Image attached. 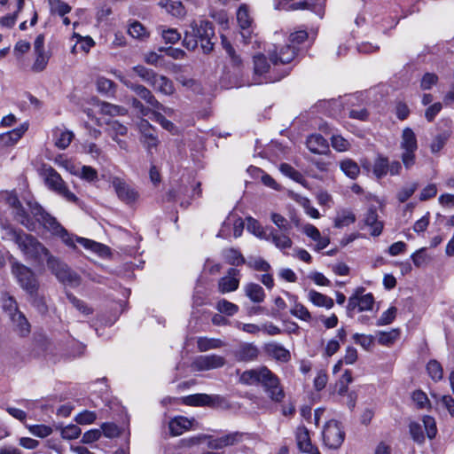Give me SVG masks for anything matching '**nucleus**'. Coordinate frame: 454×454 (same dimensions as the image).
<instances>
[{
    "label": "nucleus",
    "instance_id": "obj_59",
    "mask_svg": "<svg viewBox=\"0 0 454 454\" xmlns=\"http://www.w3.org/2000/svg\"><path fill=\"white\" fill-rule=\"evenodd\" d=\"M247 266L251 269H254V270H260V271H269L270 270V265L268 262H266L262 258H253L249 259L247 262H246Z\"/></svg>",
    "mask_w": 454,
    "mask_h": 454
},
{
    "label": "nucleus",
    "instance_id": "obj_22",
    "mask_svg": "<svg viewBox=\"0 0 454 454\" xmlns=\"http://www.w3.org/2000/svg\"><path fill=\"white\" fill-rule=\"evenodd\" d=\"M258 347L254 343H242L234 351L235 358L239 362L255 361L259 356Z\"/></svg>",
    "mask_w": 454,
    "mask_h": 454
},
{
    "label": "nucleus",
    "instance_id": "obj_30",
    "mask_svg": "<svg viewBox=\"0 0 454 454\" xmlns=\"http://www.w3.org/2000/svg\"><path fill=\"white\" fill-rule=\"evenodd\" d=\"M268 236H270V240L271 241L276 247L280 250H285L292 247L293 241L288 236V232L282 233L278 232L275 229L270 228Z\"/></svg>",
    "mask_w": 454,
    "mask_h": 454
},
{
    "label": "nucleus",
    "instance_id": "obj_49",
    "mask_svg": "<svg viewBox=\"0 0 454 454\" xmlns=\"http://www.w3.org/2000/svg\"><path fill=\"white\" fill-rule=\"evenodd\" d=\"M221 314L233 316L239 311V306L224 299L220 300L215 306Z\"/></svg>",
    "mask_w": 454,
    "mask_h": 454
},
{
    "label": "nucleus",
    "instance_id": "obj_21",
    "mask_svg": "<svg viewBox=\"0 0 454 454\" xmlns=\"http://www.w3.org/2000/svg\"><path fill=\"white\" fill-rule=\"evenodd\" d=\"M363 223L365 226L370 228V233L373 237H378L382 233L383 222L379 220L377 209L374 207H371L367 209L364 215Z\"/></svg>",
    "mask_w": 454,
    "mask_h": 454
},
{
    "label": "nucleus",
    "instance_id": "obj_33",
    "mask_svg": "<svg viewBox=\"0 0 454 454\" xmlns=\"http://www.w3.org/2000/svg\"><path fill=\"white\" fill-rule=\"evenodd\" d=\"M10 319L20 335L26 336L30 333V324L21 311L16 312Z\"/></svg>",
    "mask_w": 454,
    "mask_h": 454
},
{
    "label": "nucleus",
    "instance_id": "obj_1",
    "mask_svg": "<svg viewBox=\"0 0 454 454\" xmlns=\"http://www.w3.org/2000/svg\"><path fill=\"white\" fill-rule=\"evenodd\" d=\"M31 214L35 217L36 221L40 223L52 235H55L61 239L63 243L67 247H75L74 242L76 241L82 245L84 248L91 250L99 255H104L107 253L108 248L106 246L98 243L94 240L74 237L70 234L58 221L55 217L49 215L43 210V208L37 203L28 204Z\"/></svg>",
    "mask_w": 454,
    "mask_h": 454
},
{
    "label": "nucleus",
    "instance_id": "obj_11",
    "mask_svg": "<svg viewBox=\"0 0 454 454\" xmlns=\"http://www.w3.org/2000/svg\"><path fill=\"white\" fill-rule=\"evenodd\" d=\"M5 200L7 204L13 208L16 220L27 230L34 231L35 223L27 215L17 195L12 192L6 193Z\"/></svg>",
    "mask_w": 454,
    "mask_h": 454
},
{
    "label": "nucleus",
    "instance_id": "obj_35",
    "mask_svg": "<svg viewBox=\"0 0 454 454\" xmlns=\"http://www.w3.org/2000/svg\"><path fill=\"white\" fill-rule=\"evenodd\" d=\"M246 295L254 303H261L265 299L263 288L255 283H248L244 286Z\"/></svg>",
    "mask_w": 454,
    "mask_h": 454
},
{
    "label": "nucleus",
    "instance_id": "obj_24",
    "mask_svg": "<svg viewBox=\"0 0 454 454\" xmlns=\"http://www.w3.org/2000/svg\"><path fill=\"white\" fill-rule=\"evenodd\" d=\"M264 352L267 356L281 363H287L291 359V354L281 344L276 342L267 343L263 347Z\"/></svg>",
    "mask_w": 454,
    "mask_h": 454
},
{
    "label": "nucleus",
    "instance_id": "obj_41",
    "mask_svg": "<svg viewBox=\"0 0 454 454\" xmlns=\"http://www.w3.org/2000/svg\"><path fill=\"white\" fill-rule=\"evenodd\" d=\"M340 167L341 171L351 179H356L360 174L359 166L351 159L341 160Z\"/></svg>",
    "mask_w": 454,
    "mask_h": 454
},
{
    "label": "nucleus",
    "instance_id": "obj_8",
    "mask_svg": "<svg viewBox=\"0 0 454 454\" xmlns=\"http://www.w3.org/2000/svg\"><path fill=\"white\" fill-rule=\"evenodd\" d=\"M45 182L50 189L53 190L67 200L75 202L77 197L68 190L60 175L52 168L44 169Z\"/></svg>",
    "mask_w": 454,
    "mask_h": 454
},
{
    "label": "nucleus",
    "instance_id": "obj_39",
    "mask_svg": "<svg viewBox=\"0 0 454 454\" xmlns=\"http://www.w3.org/2000/svg\"><path fill=\"white\" fill-rule=\"evenodd\" d=\"M223 346L224 342L220 339L200 337L197 340V347L200 352L220 348Z\"/></svg>",
    "mask_w": 454,
    "mask_h": 454
},
{
    "label": "nucleus",
    "instance_id": "obj_18",
    "mask_svg": "<svg viewBox=\"0 0 454 454\" xmlns=\"http://www.w3.org/2000/svg\"><path fill=\"white\" fill-rule=\"evenodd\" d=\"M138 129L141 133V142L148 151L158 145L156 131L148 121L142 119L138 123Z\"/></svg>",
    "mask_w": 454,
    "mask_h": 454
},
{
    "label": "nucleus",
    "instance_id": "obj_56",
    "mask_svg": "<svg viewBox=\"0 0 454 454\" xmlns=\"http://www.w3.org/2000/svg\"><path fill=\"white\" fill-rule=\"evenodd\" d=\"M450 137L449 133H442L437 135L430 145V150L433 153H439L445 145L447 140Z\"/></svg>",
    "mask_w": 454,
    "mask_h": 454
},
{
    "label": "nucleus",
    "instance_id": "obj_3",
    "mask_svg": "<svg viewBox=\"0 0 454 454\" xmlns=\"http://www.w3.org/2000/svg\"><path fill=\"white\" fill-rule=\"evenodd\" d=\"M21 252L28 258L37 261L45 260L51 256V252L36 238L25 233L17 244Z\"/></svg>",
    "mask_w": 454,
    "mask_h": 454
},
{
    "label": "nucleus",
    "instance_id": "obj_37",
    "mask_svg": "<svg viewBox=\"0 0 454 454\" xmlns=\"http://www.w3.org/2000/svg\"><path fill=\"white\" fill-rule=\"evenodd\" d=\"M356 215L349 209H341L337 212L334 219V226L336 228H342L348 226L356 222Z\"/></svg>",
    "mask_w": 454,
    "mask_h": 454
},
{
    "label": "nucleus",
    "instance_id": "obj_51",
    "mask_svg": "<svg viewBox=\"0 0 454 454\" xmlns=\"http://www.w3.org/2000/svg\"><path fill=\"white\" fill-rule=\"evenodd\" d=\"M101 112L105 114L109 115H125L128 111L126 108L121 106L113 105L110 103L103 102L100 106Z\"/></svg>",
    "mask_w": 454,
    "mask_h": 454
},
{
    "label": "nucleus",
    "instance_id": "obj_7",
    "mask_svg": "<svg viewBox=\"0 0 454 454\" xmlns=\"http://www.w3.org/2000/svg\"><path fill=\"white\" fill-rule=\"evenodd\" d=\"M190 28L192 29L198 40L200 41L203 52H210L214 47L212 38L215 35L212 23L207 20H200L199 22L193 21L191 24Z\"/></svg>",
    "mask_w": 454,
    "mask_h": 454
},
{
    "label": "nucleus",
    "instance_id": "obj_48",
    "mask_svg": "<svg viewBox=\"0 0 454 454\" xmlns=\"http://www.w3.org/2000/svg\"><path fill=\"white\" fill-rule=\"evenodd\" d=\"M184 403L188 405L193 406L209 405L211 403V397L206 394H196L185 397Z\"/></svg>",
    "mask_w": 454,
    "mask_h": 454
},
{
    "label": "nucleus",
    "instance_id": "obj_40",
    "mask_svg": "<svg viewBox=\"0 0 454 454\" xmlns=\"http://www.w3.org/2000/svg\"><path fill=\"white\" fill-rule=\"evenodd\" d=\"M160 5L165 8L166 11L173 16L181 17L185 13L184 7L182 3L177 0H160Z\"/></svg>",
    "mask_w": 454,
    "mask_h": 454
},
{
    "label": "nucleus",
    "instance_id": "obj_31",
    "mask_svg": "<svg viewBox=\"0 0 454 454\" xmlns=\"http://www.w3.org/2000/svg\"><path fill=\"white\" fill-rule=\"evenodd\" d=\"M308 149L313 153L323 154L328 151V142L319 134L310 135L306 141Z\"/></svg>",
    "mask_w": 454,
    "mask_h": 454
},
{
    "label": "nucleus",
    "instance_id": "obj_60",
    "mask_svg": "<svg viewBox=\"0 0 454 454\" xmlns=\"http://www.w3.org/2000/svg\"><path fill=\"white\" fill-rule=\"evenodd\" d=\"M81 433V428L76 425H68L61 429V436L67 440L76 439Z\"/></svg>",
    "mask_w": 454,
    "mask_h": 454
},
{
    "label": "nucleus",
    "instance_id": "obj_20",
    "mask_svg": "<svg viewBox=\"0 0 454 454\" xmlns=\"http://www.w3.org/2000/svg\"><path fill=\"white\" fill-rule=\"evenodd\" d=\"M269 55L270 61L274 65L280 64H287L290 63L296 55V48L294 45L287 44L283 46L278 51L277 49L270 51L269 50Z\"/></svg>",
    "mask_w": 454,
    "mask_h": 454
},
{
    "label": "nucleus",
    "instance_id": "obj_23",
    "mask_svg": "<svg viewBox=\"0 0 454 454\" xmlns=\"http://www.w3.org/2000/svg\"><path fill=\"white\" fill-rule=\"evenodd\" d=\"M237 20L239 27L241 28V36L245 43H248L250 39L249 28L252 25V19L249 15L247 6L246 4L240 5L237 12Z\"/></svg>",
    "mask_w": 454,
    "mask_h": 454
},
{
    "label": "nucleus",
    "instance_id": "obj_46",
    "mask_svg": "<svg viewBox=\"0 0 454 454\" xmlns=\"http://www.w3.org/2000/svg\"><path fill=\"white\" fill-rule=\"evenodd\" d=\"M51 13L64 17L71 12V6L62 0H48Z\"/></svg>",
    "mask_w": 454,
    "mask_h": 454
},
{
    "label": "nucleus",
    "instance_id": "obj_32",
    "mask_svg": "<svg viewBox=\"0 0 454 454\" xmlns=\"http://www.w3.org/2000/svg\"><path fill=\"white\" fill-rule=\"evenodd\" d=\"M55 145L59 149H66L69 146L74 137V134L66 129L56 128L54 129Z\"/></svg>",
    "mask_w": 454,
    "mask_h": 454
},
{
    "label": "nucleus",
    "instance_id": "obj_13",
    "mask_svg": "<svg viewBox=\"0 0 454 454\" xmlns=\"http://www.w3.org/2000/svg\"><path fill=\"white\" fill-rule=\"evenodd\" d=\"M34 52L35 59L32 69L35 72H41L45 69L51 57L50 52L44 49V35L43 34L38 35L34 42Z\"/></svg>",
    "mask_w": 454,
    "mask_h": 454
},
{
    "label": "nucleus",
    "instance_id": "obj_29",
    "mask_svg": "<svg viewBox=\"0 0 454 454\" xmlns=\"http://www.w3.org/2000/svg\"><path fill=\"white\" fill-rule=\"evenodd\" d=\"M157 92L170 96L175 92L173 82L167 76L156 74L150 84Z\"/></svg>",
    "mask_w": 454,
    "mask_h": 454
},
{
    "label": "nucleus",
    "instance_id": "obj_9",
    "mask_svg": "<svg viewBox=\"0 0 454 454\" xmlns=\"http://www.w3.org/2000/svg\"><path fill=\"white\" fill-rule=\"evenodd\" d=\"M345 433L340 424L334 419L329 420L323 430V441L326 447L338 449L343 442Z\"/></svg>",
    "mask_w": 454,
    "mask_h": 454
},
{
    "label": "nucleus",
    "instance_id": "obj_54",
    "mask_svg": "<svg viewBox=\"0 0 454 454\" xmlns=\"http://www.w3.org/2000/svg\"><path fill=\"white\" fill-rule=\"evenodd\" d=\"M418 187L419 184L418 183L415 182L403 186L396 194V198L399 200V202H405L410 197L412 196V194L416 192Z\"/></svg>",
    "mask_w": 454,
    "mask_h": 454
},
{
    "label": "nucleus",
    "instance_id": "obj_4",
    "mask_svg": "<svg viewBox=\"0 0 454 454\" xmlns=\"http://www.w3.org/2000/svg\"><path fill=\"white\" fill-rule=\"evenodd\" d=\"M400 148L402 162L406 169H410L415 164V153L418 149L417 137L411 128H405L403 130Z\"/></svg>",
    "mask_w": 454,
    "mask_h": 454
},
{
    "label": "nucleus",
    "instance_id": "obj_17",
    "mask_svg": "<svg viewBox=\"0 0 454 454\" xmlns=\"http://www.w3.org/2000/svg\"><path fill=\"white\" fill-rule=\"evenodd\" d=\"M112 184L119 199L125 203H132L138 198L137 192L122 179L114 177Z\"/></svg>",
    "mask_w": 454,
    "mask_h": 454
},
{
    "label": "nucleus",
    "instance_id": "obj_27",
    "mask_svg": "<svg viewBox=\"0 0 454 454\" xmlns=\"http://www.w3.org/2000/svg\"><path fill=\"white\" fill-rule=\"evenodd\" d=\"M128 132L127 127L118 121H113L108 124L107 133L122 150H128V144L125 140L120 139L119 136H125Z\"/></svg>",
    "mask_w": 454,
    "mask_h": 454
},
{
    "label": "nucleus",
    "instance_id": "obj_47",
    "mask_svg": "<svg viewBox=\"0 0 454 454\" xmlns=\"http://www.w3.org/2000/svg\"><path fill=\"white\" fill-rule=\"evenodd\" d=\"M269 229L270 228H262L254 219H248L247 230L252 231L255 236H257L260 239L270 240V236H268Z\"/></svg>",
    "mask_w": 454,
    "mask_h": 454
},
{
    "label": "nucleus",
    "instance_id": "obj_15",
    "mask_svg": "<svg viewBox=\"0 0 454 454\" xmlns=\"http://www.w3.org/2000/svg\"><path fill=\"white\" fill-rule=\"evenodd\" d=\"M225 363L226 361L223 356L213 354L198 356L193 362V366L198 371H208L221 368Z\"/></svg>",
    "mask_w": 454,
    "mask_h": 454
},
{
    "label": "nucleus",
    "instance_id": "obj_19",
    "mask_svg": "<svg viewBox=\"0 0 454 454\" xmlns=\"http://www.w3.org/2000/svg\"><path fill=\"white\" fill-rule=\"evenodd\" d=\"M239 286V270L231 268L227 275L221 278L218 281V291L221 294L234 292Z\"/></svg>",
    "mask_w": 454,
    "mask_h": 454
},
{
    "label": "nucleus",
    "instance_id": "obj_16",
    "mask_svg": "<svg viewBox=\"0 0 454 454\" xmlns=\"http://www.w3.org/2000/svg\"><path fill=\"white\" fill-rule=\"evenodd\" d=\"M198 423L194 419L176 416L168 422V429L173 436H178L190 429L197 428Z\"/></svg>",
    "mask_w": 454,
    "mask_h": 454
},
{
    "label": "nucleus",
    "instance_id": "obj_45",
    "mask_svg": "<svg viewBox=\"0 0 454 454\" xmlns=\"http://www.w3.org/2000/svg\"><path fill=\"white\" fill-rule=\"evenodd\" d=\"M131 71L136 74L143 82L152 83L156 74L153 69L147 68L142 65L135 66L131 68Z\"/></svg>",
    "mask_w": 454,
    "mask_h": 454
},
{
    "label": "nucleus",
    "instance_id": "obj_53",
    "mask_svg": "<svg viewBox=\"0 0 454 454\" xmlns=\"http://www.w3.org/2000/svg\"><path fill=\"white\" fill-rule=\"evenodd\" d=\"M30 296V301L32 305L37 309V311L41 314H45L48 311V307L43 296L38 294V291H35V294H28Z\"/></svg>",
    "mask_w": 454,
    "mask_h": 454
},
{
    "label": "nucleus",
    "instance_id": "obj_42",
    "mask_svg": "<svg viewBox=\"0 0 454 454\" xmlns=\"http://www.w3.org/2000/svg\"><path fill=\"white\" fill-rule=\"evenodd\" d=\"M223 257L231 265L239 266L246 263V260L239 251L234 248H227L223 251Z\"/></svg>",
    "mask_w": 454,
    "mask_h": 454
},
{
    "label": "nucleus",
    "instance_id": "obj_55",
    "mask_svg": "<svg viewBox=\"0 0 454 454\" xmlns=\"http://www.w3.org/2000/svg\"><path fill=\"white\" fill-rule=\"evenodd\" d=\"M128 33L130 36L137 39H143L144 37L147 36L145 27L138 21L130 23Z\"/></svg>",
    "mask_w": 454,
    "mask_h": 454
},
{
    "label": "nucleus",
    "instance_id": "obj_52",
    "mask_svg": "<svg viewBox=\"0 0 454 454\" xmlns=\"http://www.w3.org/2000/svg\"><path fill=\"white\" fill-rule=\"evenodd\" d=\"M67 297L72 305L78 309L83 315H90L93 312V309L90 308L83 301L78 299L72 294H67Z\"/></svg>",
    "mask_w": 454,
    "mask_h": 454
},
{
    "label": "nucleus",
    "instance_id": "obj_64",
    "mask_svg": "<svg viewBox=\"0 0 454 454\" xmlns=\"http://www.w3.org/2000/svg\"><path fill=\"white\" fill-rule=\"evenodd\" d=\"M97 419L94 411H83L76 415L75 421L80 425H89L93 423Z\"/></svg>",
    "mask_w": 454,
    "mask_h": 454
},
{
    "label": "nucleus",
    "instance_id": "obj_26",
    "mask_svg": "<svg viewBox=\"0 0 454 454\" xmlns=\"http://www.w3.org/2000/svg\"><path fill=\"white\" fill-rule=\"evenodd\" d=\"M27 126L23 124L6 133L0 135V147H8L14 145L25 134Z\"/></svg>",
    "mask_w": 454,
    "mask_h": 454
},
{
    "label": "nucleus",
    "instance_id": "obj_10",
    "mask_svg": "<svg viewBox=\"0 0 454 454\" xmlns=\"http://www.w3.org/2000/svg\"><path fill=\"white\" fill-rule=\"evenodd\" d=\"M402 169V165L397 160L389 162L388 159L382 155H378L373 162L372 173L378 178H383L388 173L391 176L399 175Z\"/></svg>",
    "mask_w": 454,
    "mask_h": 454
},
{
    "label": "nucleus",
    "instance_id": "obj_58",
    "mask_svg": "<svg viewBox=\"0 0 454 454\" xmlns=\"http://www.w3.org/2000/svg\"><path fill=\"white\" fill-rule=\"evenodd\" d=\"M270 219L281 231L289 232L292 229V226L287 219L279 214L272 213Z\"/></svg>",
    "mask_w": 454,
    "mask_h": 454
},
{
    "label": "nucleus",
    "instance_id": "obj_62",
    "mask_svg": "<svg viewBox=\"0 0 454 454\" xmlns=\"http://www.w3.org/2000/svg\"><path fill=\"white\" fill-rule=\"evenodd\" d=\"M28 430L32 434L40 438H44L52 433L51 427L45 425L28 426Z\"/></svg>",
    "mask_w": 454,
    "mask_h": 454
},
{
    "label": "nucleus",
    "instance_id": "obj_14",
    "mask_svg": "<svg viewBox=\"0 0 454 454\" xmlns=\"http://www.w3.org/2000/svg\"><path fill=\"white\" fill-rule=\"evenodd\" d=\"M192 195H189V188L183 184H177L173 187L168 193V200H179L181 206L187 207L190 204V197L197 195L198 197L201 194L200 184L197 183L192 186Z\"/></svg>",
    "mask_w": 454,
    "mask_h": 454
},
{
    "label": "nucleus",
    "instance_id": "obj_2",
    "mask_svg": "<svg viewBox=\"0 0 454 454\" xmlns=\"http://www.w3.org/2000/svg\"><path fill=\"white\" fill-rule=\"evenodd\" d=\"M239 382L247 386L261 385L273 402L280 403L285 398L279 378L265 365L244 371Z\"/></svg>",
    "mask_w": 454,
    "mask_h": 454
},
{
    "label": "nucleus",
    "instance_id": "obj_63",
    "mask_svg": "<svg viewBox=\"0 0 454 454\" xmlns=\"http://www.w3.org/2000/svg\"><path fill=\"white\" fill-rule=\"evenodd\" d=\"M397 309L395 307H390L388 309L384 311L380 317L377 321L378 325H386L391 324L395 318Z\"/></svg>",
    "mask_w": 454,
    "mask_h": 454
},
{
    "label": "nucleus",
    "instance_id": "obj_12",
    "mask_svg": "<svg viewBox=\"0 0 454 454\" xmlns=\"http://www.w3.org/2000/svg\"><path fill=\"white\" fill-rule=\"evenodd\" d=\"M364 289L357 288L355 294L349 297L347 309L353 311L356 308L358 311L372 310L374 304V298L372 294H363Z\"/></svg>",
    "mask_w": 454,
    "mask_h": 454
},
{
    "label": "nucleus",
    "instance_id": "obj_50",
    "mask_svg": "<svg viewBox=\"0 0 454 454\" xmlns=\"http://www.w3.org/2000/svg\"><path fill=\"white\" fill-rule=\"evenodd\" d=\"M427 371L433 380L438 381L442 379V367L436 360H431L428 362Z\"/></svg>",
    "mask_w": 454,
    "mask_h": 454
},
{
    "label": "nucleus",
    "instance_id": "obj_6",
    "mask_svg": "<svg viewBox=\"0 0 454 454\" xmlns=\"http://www.w3.org/2000/svg\"><path fill=\"white\" fill-rule=\"evenodd\" d=\"M46 263L51 271L63 284L73 286L80 284L78 275L71 270L70 268L59 258L51 254V256L48 258Z\"/></svg>",
    "mask_w": 454,
    "mask_h": 454
},
{
    "label": "nucleus",
    "instance_id": "obj_25",
    "mask_svg": "<svg viewBox=\"0 0 454 454\" xmlns=\"http://www.w3.org/2000/svg\"><path fill=\"white\" fill-rule=\"evenodd\" d=\"M130 90L143 99L152 110L153 108H162V104L157 100L153 92L145 86L134 83Z\"/></svg>",
    "mask_w": 454,
    "mask_h": 454
},
{
    "label": "nucleus",
    "instance_id": "obj_61",
    "mask_svg": "<svg viewBox=\"0 0 454 454\" xmlns=\"http://www.w3.org/2000/svg\"><path fill=\"white\" fill-rule=\"evenodd\" d=\"M160 30V34L165 43H175L178 42L181 38V35L178 33L176 29L168 28L164 29L163 27L159 28Z\"/></svg>",
    "mask_w": 454,
    "mask_h": 454
},
{
    "label": "nucleus",
    "instance_id": "obj_44",
    "mask_svg": "<svg viewBox=\"0 0 454 454\" xmlns=\"http://www.w3.org/2000/svg\"><path fill=\"white\" fill-rule=\"evenodd\" d=\"M270 70V64L263 54H257L254 56V71L257 77L268 73Z\"/></svg>",
    "mask_w": 454,
    "mask_h": 454
},
{
    "label": "nucleus",
    "instance_id": "obj_36",
    "mask_svg": "<svg viewBox=\"0 0 454 454\" xmlns=\"http://www.w3.org/2000/svg\"><path fill=\"white\" fill-rule=\"evenodd\" d=\"M290 297L294 301L290 313L302 321L309 322L312 319V316L309 309L303 304L297 301L296 296L290 295Z\"/></svg>",
    "mask_w": 454,
    "mask_h": 454
},
{
    "label": "nucleus",
    "instance_id": "obj_43",
    "mask_svg": "<svg viewBox=\"0 0 454 454\" xmlns=\"http://www.w3.org/2000/svg\"><path fill=\"white\" fill-rule=\"evenodd\" d=\"M72 173L80 178L88 181L95 182L98 180V172L95 168L90 166H82L74 168Z\"/></svg>",
    "mask_w": 454,
    "mask_h": 454
},
{
    "label": "nucleus",
    "instance_id": "obj_28",
    "mask_svg": "<svg viewBox=\"0 0 454 454\" xmlns=\"http://www.w3.org/2000/svg\"><path fill=\"white\" fill-rule=\"evenodd\" d=\"M295 439L298 449L301 452H310L317 448L311 443L309 430L304 426H300L297 427L295 432Z\"/></svg>",
    "mask_w": 454,
    "mask_h": 454
},
{
    "label": "nucleus",
    "instance_id": "obj_34",
    "mask_svg": "<svg viewBox=\"0 0 454 454\" xmlns=\"http://www.w3.org/2000/svg\"><path fill=\"white\" fill-rule=\"evenodd\" d=\"M308 299L315 306L323 307L327 309H332L334 305L333 300L331 297L315 290L309 291Z\"/></svg>",
    "mask_w": 454,
    "mask_h": 454
},
{
    "label": "nucleus",
    "instance_id": "obj_57",
    "mask_svg": "<svg viewBox=\"0 0 454 454\" xmlns=\"http://www.w3.org/2000/svg\"><path fill=\"white\" fill-rule=\"evenodd\" d=\"M24 234L25 233L21 231H17L16 229L11 226H6L3 228L2 238L4 239L12 240L18 244L20 239H21Z\"/></svg>",
    "mask_w": 454,
    "mask_h": 454
},
{
    "label": "nucleus",
    "instance_id": "obj_5",
    "mask_svg": "<svg viewBox=\"0 0 454 454\" xmlns=\"http://www.w3.org/2000/svg\"><path fill=\"white\" fill-rule=\"evenodd\" d=\"M12 273L16 278L20 286L27 294H35L39 289V283L35 273L27 266L18 262H12Z\"/></svg>",
    "mask_w": 454,
    "mask_h": 454
},
{
    "label": "nucleus",
    "instance_id": "obj_38",
    "mask_svg": "<svg viewBox=\"0 0 454 454\" xmlns=\"http://www.w3.org/2000/svg\"><path fill=\"white\" fill-rule=\"evenodd\" d=\"M1 306L9 317L19 312L17 301L9 293H3L1 296Z\"/></svg>",
    "mask_w": 454,
    "mask_h": 454
}]
</instances>
